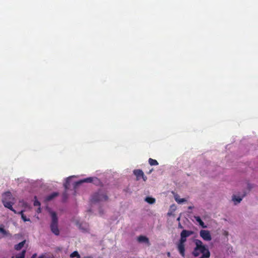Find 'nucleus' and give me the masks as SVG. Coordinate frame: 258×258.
I'll list each match as a JSON object with an SVG mask.
<instances>
[{
  "label": "nucleus",
  "mask_w": 258,
  "mask_h": 258,
  "mask_svg": "<svg viewBox=\"0 0 258 258\" xmlns=\"http://www.w3.org/2000/svg\"><path fill=\"white\" fill-rule=\"evenodd\" d=\"M196 244V250L198 249H201L202 256L199 258H209L210 256V252L209 249L203 244L202 241L199 239L195 240Z\"/></svg>",
  "instance_id": "obj_1"
},
{
  "label": "nucleus",
  "mask_w": 258,
  "mask_h": 258,
  "mask_svg": "<svg viewBox=\"0 0 258 258\" xmlns=\"http://www.w3.org/2000/svg\"><path fill=\"white\" fill-rule=\"evenodd\" d=\"M51 222L50 224L51 231L56 235L59 234V230L58 228V218L56 214L54 212H51Z\"/></svg>",
  "instance_id": "obj_2"
},
{
  "label": "nucleus",
  "mask_w": 258,
  "mask_h": 258,
  "mask_svg": "<svg viewBox=\"0 0 258 258\" xmlns=\"http://www.w3.org/2000/svg\"><path fill=\"white\" fill-rule=\"evenodd\" d=\"M9 199L11 198V192L7 191L3 195L2 202L4 206L13 211L14 213L16 214V211L13 209V205L14 204L13 201H7V197H8Z\"/></svg>",
  "instance_id": "obj_3"
},
{
  "label": "nucleus",
  "mask_w": 258,
  "mask_h": 258,
  "mask_svg": "<svg viewBox=\"0 0 258 258\" xmlns=\"http://www.w3.org/2000/svg\"><path fill=\"white\" fill-rule=\"evenodd\" d=\"M108 199L106 194L104 193L101 190H99L93 195L91 200L93 202H98L106 201Z\"/></svg>",
  "instance_id": "obj_4"
},
{
  "label": "nucleus",
  "mask_w": 258,
  "mask_h": 258,
  "mask_svg": "<svg viewBox=\"0 0 258 258\" xmlns=\"http://www.w3.org/2000/svg\"><path fill=\"white\" fill-rule=\"evenodd\" d=\"M200 236L205 241H210L212 237L210 232L208 230H201L200 232Z\"/></svg>",
  "instance_id": "obj_5"
},
{
  "label": "nucleus",
  "mask_w": 258,
  "mask_h": 258,
  "mask_svg": "<svg viewBox=\"0 0 258 258\" xmlns=\"http://www.w3.org/2000/svg\"><path fill=\"white\" fill-rule=\"evenodd\" d=\"M134 175L136 176L137 180H139L141 178H142L144 181H146L147 177L144 175L143 171L141 169H136L134 171Z\"/></svg>",
  "instance_id": "obj_6"
},
{
  "label": "nucleus",
  "mask_w": 258,
  "mask_h": 258,
  "mask_svg": "<svg viewBox=\"0 0 258 258\" xmlns=\"http://www.w3.org/2000/svg\"><path fill=\"white\" fill-rule=\"evenodd\" d=\"M177 249L180 255L184 257H185V245L182 244L178 243L177 245Z\"/></svg>",
  "instance_id": "obj_7"
},
{
  "label": "nucleus",
  "mask_w": 258,
  "mask_h": 258,
  "mask_svg": "<svg viewBox=\"0 0 258 258\" xmlns=\"http://www.w3.org/2000/svg\"><path fill=\"white\" fill-rule=\"evenodd\" d=\"M138 241L140 243H145L148 244V245H150V243L149 242V240L148 238H147L145 236L140 235L138 237Z\"/></svg>",
  "instance_id": "obj_8"
},
{
  "label": "nucleus",
  "mask_w": 258,
  "mask_h": 258,
  "mask_svg": "<svg viewBox=\"0 0 258 258\" xmlns=\"http://www.w3.org/2000/svg\"><path fill=\"white\" fill-rule=\"evenodd\" d=\"M93 179H94L93 177H88V178H85L83 180H81L78 182H75V186H76L80 184L81 183H82L83 182L91 183L93 181Z\"/></svg>",
  "instance_id": "obj_9"
},
{
  "label": "nucleus",
  "mask_w": 258,
  "mask_h": 258,
  "mask_svg": "<svg viewBox=\"0 0 258 258\" xmlns=\"http://www.w3.org/2000/svg\"><path fill=\"white\" fill-rule=\"evenodd\" d=\"M193 234L194 232L192 231L183 230L180 233V236H182L184 237L187 238Z\"/></svg>",
  "instance_id": "obj_10"
},
{
  "label": "nucleus",
  "mask_w": 258,
  "mask_h": 258,
  "mask_svg": "<svg viewBox=\"0 0 258 258\" xmlns=\"http://www.w3.org/2000/svg\"><path fill=\"white\" fill-rule=\"evenodd\" d=\"M194 218L201 226L204 228H207V226L204 224V222L199 216H195Z\"/></svg>",
  "instance_id": "obj_11"
},
{
  "label": "nucleus",
  "mask_w": 258,
  "mask_h": 258,
  "mask_svg": "<svg viewBox=\"0 0 258 258\" xmlns=\"http://www.w3.org/2000/svg\"><path fill=\"white\" fill-rule=\"evenodd\" d=\"M58 195V192H54L50 194L49 195L47 196L46 197L45 199L47 201H50L51 200H52L53 198H54L55 197H57Z\"/></svg>",
  "instance_id": "obj_12"
},
{
  "label": "nucleus",
  "mask_w": 258,
  "mask_h": 258,
  "mask_svg": "<svg viewBox=\"0 0 258 258\" xmlns=\"http://www.w3.org/2000/svg\"><path fill=\"white\" fill-rule=\"evenodd\" d=\"M0 233L4 236H8L10 234L9 231L4 229V226L3 225L0 226Z\"/></svg>",
  "instance_id": "obj_13"
},
{
  "label": "nucleus",
  "mask_w": 258,
  "mask_h": 258,
  "mask_svg": "<svg viewBox=\"0 0 258 258\" xmlns=\"http://www.w3.org/2000/svg\"><path fill=\"white\" fill-rule=\"evenodd\" d=\"M25 243V240H24V241L20 242L19 243L15 245V249L17 250H20L24 246Z\"/></svg>",
  "instance_id": "obj_14"
},
{
  "label": "nucleus",
  "mask_w": 258,
  "mask_h": 258,
  "mask_svg": "<svg viewBox=\"0 0 258 258\" xmlns=\"http://www.w3.org/2000/svg\"><path fill=\"white\" fill-rule=\"evenodd\" d=\"M200 253H201V249H198L196 250V247H195L192 252V255L195 257H197L200 255Z\"/></svg>",
  "instance_id": "obj_15"
},
{
  "label": "nucleus",
  "mask_w": 258,
  "mask_h": 258,
  "mask_svg": "<svg viewBox=\"0 0 258 258\" xmlns=\"http://www.w3.org/2000/svg\"><path fill=\"white\" fill-rule=\"evenodd\" d=\"M149 163L151 166H156L158 165V162H157V161L152 158H149Z\"/></svg>",
  "instance_id": "obj_16"
},
{
  "label": "nucleus",
  "mask_w": 258,
  "mask_h": 258,
  "mask_svg": "<svg viewBox=\"0 0 258 258\" xmlns=\"http://www.w3.org/2000/svg\"><path fill=\"white\" fill-rule=\"evenodd\" d=\"M232 200L235 203V204L240 203L242 200V198H240L239 197H236V196L234 195L232 197Z\"/></svg>",
  "instance_id": "obj_17"
},
{
  "label": "nucleus",
  "mask_w": 258,
  "mask_h": 258,
  "mask_svg": "<svg viewBox=\"0 0 258 258\" xmlns=\"http://www.w3.org/2000/svg\"><path fill=\"white\" fill-rule=\"evenodd\" d=\"M145 201L151 204H154L155 202V199L151 197H147Z\"/></svg>",
  "instance_id": "obj_18"
},
{
  "label": "nucleus",
  "mask_w": 258,
  "mask_h": 258,
  "mask_svg": "<svg viewBox=\"0 0 258 258\" xmlns=\"http://www.w3.org/2000/svg\"><path fill=\"white\" fill-rule=\"evenodd\" d=\"M26 250H23L21 252L16 256V258H25Z\"/></svg>",
  "instance_id": "obj_19"
},
{
  "label": "nucleus",
  "mask_w": 258,
  "mask_h": 258,
  "mask_svg": "<svg viewBox=\"0 0 258 258\" xmlns=\"http://www.w3.org/2000/svg\"><path fill=\"white\" fill-rule=\"evenodd\" d=\"M70 257L71 258H73L75 257H77V258H80V255H79L78 251H75L70 254Z\"/></svg>",
  "instance_id": "obj_20"
},
{
  "label": "nucleus",
  "mask_w": 258,
  "mask_h": 258,
  "mask_svg": "<svg viewBox=\"0 0 258 258\" xmlns=\"http://www.w3.org/2000/svg\"><path fill=\"white\" fill-rule=\"evenodd\" d=\"M20 214L21 215V218L23 219V220L25 222L26 221H30V219H28L26 218V217L24 215V214L23 213V211H21L20 212Z\"/></svg>",
  "instance_id": "obj_21"
},
{
  "label": "nucleus",
  "mask_w": 258,
  "mask_h": 258,
  "mask_svg": "<svg viewBox=\"0 0 258 258\" xmlns=\"http://www.w3.org/2000/svg\"><path fill=\"white\" fill-rule=\"evenodd\" d=\"M186 241V238L182 236H180V239L179 240L178 243L184 244V243Z\"/></svg>",
  "instance_id": "obj_22"
},
{
  "label": "nucleus",
  "mask_w": 258,
  "mask_h": 258,
  "mask_svg": "<svg viewBox=\"0 0 258 258\" xmlns=\"http://www.w3.org/2000/svg\"><path fill=\"white\" fill-rule=\"evenodd\" d=\"M175 200L176 201V202H177L179 204L182 203L183 202L186 201V200L185 199H179L177 197H175Z\"/></svg>",
  "instance_id": "obj_23"
},
{
  "label": "nucleus",
  "mask_w": 258,
  "mask_h": 258,
  "mask_svg": "<svg viewBox=\"0 0 258 258\" xmlns=\"http://www.w3.org/2000/svg\"><path fill=\"white\" fill-rule=\"evenodd\" d=\"M34 198H35V199H36V198H36V197L35 196V197H34ZM34 206H36H36L40 207V203L39 201H38L37 200H36L34 201Z\"/></svg>",
  "instance_id": "obj_24"
},
{
  "label": "nucleus",
  "mask_w": 258,
  "mask_h": 258,
  "mask_svg": "<svg viewBox=\"0 0 258 258\" xmlns=\"http://www.w3.org/2000/svg\"><path fill=\"white\" fill-rule=\"evenodd\" d=\"M69 179H67L66 183L64 184V187L66 189V190H67L69 188Z\"/></svg>",
  "instance_id": "obj_25"
},
{
  "label": "nucleus",
  "mask_w": 258,
  "mask_h": 258,
  "mask_svg": "<svg viewBox=\"0 0 258 258\" xmlns=\"http://www.w3.org/2000/svg\"><path fill=\"white\" fill-rule=\"evenodd\" d=\"M7 201H14V198L12 197V195H11V198L9 199V197H7Z\"/></svg>",
  "instance_id": "obj_26"
},
{
  "label": "nucleus",
  "mask_w": 258,
  "mask_h": 258,
  "mask_svg": "<svg viewBox=\"0 0 258 258\" xmlns=\"http://www.w3.org/2000/svg\"><path fill=\"white\" fill-rule=\"evenodd\" d=\"M63 198L65 199H66L67 198V194L66 191L64 193H63Z\"/></svg>",
  "instance_id": "obj_27"
},
{
  "label": "nucleus",
  "mask_w": 258,
  "mask_h": 258,
  "mask_svg": "<svg viewBox=\"0 0 258 258\" xmlns=\"http://www.w3.org/2000/svg\"><path fill=\"white\" fill-rule=\"evenodd\" d=\"M41 212V209H40V207H39L37 211V213H40Z\"/></svg>",
  "instance_id": "obj_28"
},
{
  "label": "nucleus",
  "mask_w": 258,
  "mask_h": 258,
  "mask_svg": "<svg viewBox=\"0 0 258 258\" xmlns=\"http://www.w3.org/2000/svg\"><path fill=\"white\" fill-rule=\"evenodd\" d=\"M178 227H179V228H182V226L180 223L178 225Z\"/></svg>",
  "instance_id": "obj_29"
},
{
  "label": "nucleus",
  "mask_w": 258,
  "mask_h": 258,
  "mask_svg": "<svg viewBox=\"0 0 258 258\" xmlns=\"http://www.w3.org/2000/svg\"><path fill=\"white\" fill-rule=\"evenodd\" d=\"M192 208H193V207H192V206H189L188 207V209H190V210L192 209Z\"/></svg>",
  "instance_id": "obj_30"
},
{
  "label": "nucleus",
  "mask_w": 258,
  "mask_h": 258,
  "mask_svg": "<svg viewBox=\"0 0 258 258\" xmlns=\"http://www.w3.org/2000/svg\"><path fill=\"white\" fill-rule=\"evenodd\" d=\"M36 254H33V255H32V258H34V257H35V256H36Z\"/></svg>",
  "instance_id": "obj_31"
},
{
  "label": "nucleus",
  "mask_w": 258,
  "mask_h": 258,
  "mask_svg": "<svg viewBox=\"0 0 258 258\" xmlns=\"http://www.w3.org/2000/svg\"><path fill=\"white\" fill-rule=\"evenodd\" d=\"M167 255H168V256L170 257V252H168L167 253Z\"/></svg>",
  "instance_id": "obj_32"
},
{
  "label": "nucleus",
  "mask_w": 258,
  "mask_h": 258,
  "mask_svg": "<svg viewBox=\"0 0 258 258\" xmlns=\"http://www.w3.org/2000/svg\"><path fill=\"white\" fill-rule=\"evenodd\" d=\"M152 171H153V169L150 170L148 173H151Z\"/></svg>",
  "instance_id": "obj_33"
},
{
  "label": "nucleus",
  "mask_w": 258,
  "mask_h": 258,
  "mask_svg": "<svg viewBox=\"0 0 258 258\" xmlns=\"http://www.w3.org/2000/svg\"><path fill=\"white\" fill-rule=\"evenodd\" d=\"M38 258H43V256H40Z\"/></svg>",
  "instance_id": "obj_34"
}]
</instances>
